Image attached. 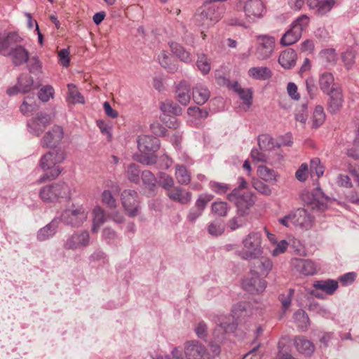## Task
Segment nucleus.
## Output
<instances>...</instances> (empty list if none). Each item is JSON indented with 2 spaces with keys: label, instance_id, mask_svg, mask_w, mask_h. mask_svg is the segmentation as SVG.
I'll return each instance as SVG.
<instances>
[{
  "label": "nucleus",
  "instance_id": "61",
  "mask_svg": "<svg viewBox=\"0 0 359 359\" xmlns=\"http://www.w3.org/2000/svg\"><path fill=\"white\" fill-rule=\"evenodd\" d=\"M310 170L312 173H315L318 177L322 176L324 173V167L321 165L318 158H313L310 161Z\"/></svg>",
  "mask_w": 359,
  "mask_h": 359
},
{
  "label": "nucleus",
  "instance_id": "36",
  "mask_svg": "<svg viewBox=\"0 0 359 359\" xmlns=\"http://www.w3.org/2000/svg\"><path fill=\"white\" fill-rule=\"evenodd\" d=\"M213 10L211 8H202L198 13L195 15V20L198 23V25L205 26L209 25V22L212 21V17L211 15L212 14Z\"/></svg>",
  "mask_w": 359,
  "mask_h": 359
},
{
  "label": "nucleus",
  "instance_id": "29",
  "mask_svg": "<svg viewBox=\"0 0 359 359\" xmlns=\"http://www.w3.org/2000/svg\"><path fill=\"white\" fill-rule=\"evenodd\" d=\"M248 76L256 80L266 81L272 77V72L267 67H253L248 70Z\"/></svg>",
  "mask_w": 359,
  "mask_h": 359
},
{
  "label": "nucleus",
  "instance_id": "43",
  "mask_svg": "<svg viewBox=\"0 0 359 359\" xmlns=\"http://www.w3.org/2000/svg\"><path fill=\"white\" fill-rule=\"evenodd\" d=\"M257 172L260 178L266 182L276 181V172L265 165H259L257 169Z\"/></svg>",
  "mask_w": 359,
  "mask_h": 359
},
{
  "label": "nucleus",
  "instance_id": "40",
  "mask_svg": "<svg viewBox=\"0 0 359 359\" xmlns=\"http://www.w3.org/2000/svg\"><path fill=\"white\" fill-rule=\"evenodd\" d=\"M294 319L297 326L302 330H306L309 325V318L303 310H298L294 313Z\"/></svg>",
  "mask_w": 359,
  "mask_h": 359
},
{
  "label": "nucleus",
  "instance_id": "62",
  "mask_svg": "<svg viewBox=\"0 0 359 359\" xmlns=\"http://www.w3.org/2000/svg\"><path fill=\"white\" fill-rule=\"evenodd\" d=\"M210 188L217 194H224L231 189L229 184L217 182H210Z\"/></svg>",
  "mask_w": 359,
  "mask_h": 359
},
{
  "label": "nucleus",
  "instance_id": "45",
  "mask_svg": "<svg viewBox=\"0 0 359 359\" xmlns=\"http://www.w3.org/2000/svg\"><path fill=\"white\" fill-rule=\"evenodd\" d=\"M142 180L143 184L149 191H154L156 188V178L149 170H144L142 172Z\"/></svg>",
  "mask_w": 359,
  "mask_h": 359
},
{
  "label": "nucleus",
  "instance_id": "57",
  "mask_svg": "<svg viewBox=\"0 0 359 359\" xmlns=\"http://www.w3.org/2000/svg\"><path fill=\"white\" fill-rule=\"evenodd\" d=\"M208 233L213 236L222 235L224 231V226L219 221H214L208 226Z\"/></svg>",
  "mask_w": 359,
  "mask_h": 359
},
{
  "label": "nucleus",
  "instance_id": "28",
  "mask_svg": "<svg viewBox=\"0 0 359 359\" xmlns=\"http://www.w3.org/2000/svg\"><path fill=\"white\" fill-rule=\"evenodd\" d=\"M170 48L172 53L176 55L182 62L189 64L193 62L191 53L187 51L182 46L176 43L171 42L169 43Z\"/></svg>",
  "mask_w": 359,
  "mask_h": 359
},
{
  "label": "nucleus",
  "instance_id": "3",
  "mask_svg": "<svg viewBox=\"0 0 359 359\" xmlns=\"http://www.w3.org/2000/svg\"><path fill=\"white\" fill-rule=\"evenodd\" d=\"M243 249L236 254L244 260L258 259L263 253L262 233L259 231L249 233L242 241Z\"/></svg>",
  "mask_w": 359,
  "mask_h": 359
},
{
  "label": "nucleus",
  "instance_id": "50",
  "mask_svg": "<svg viewBox=\"0 0 359 359\" xmlns=\"http://www.w3.org/2000/svg\"><path fill=\"white\" fill-rule=\"evenodd\" d=\"M236 92L238 94L240 98L249 107L252 104V91L250 89H243L236 83L235 87Z\"/></svg>",
  "mask_w": 359,
  "mask_h": 359
},
{
  "label": "nucleus",
  "instance_id": "42",
  "mask_svg": "<svg viewBox=\"0 0 359 359\" xmlns=\"http://www.w3.org/2000/svg\"><path fill=\"white\" fill-rule=\"evenodd\" d=\"M175 176L181 184H188L191 181L190 174L184 165L176 166Z\"/></svg>",
  "mask_w": 359,
  "mask_h": 359
},
{
  "label": "nucleus",
  "instance_id": "49",
  "mask_svg": "<svg viewBox=\"0 0 359 359\" xmlns=\"http://www.w3.org/2000/svg\"><path fill=\"white\" fill-rule=\"evenodd\" d=\"M229 206L226 202L217 201L212 204V211L219 217H225L227 215Z\"/></svg>",
  "mask_w": 359,
  "mask_h": 359
},
{
  "label": "nucleus",
  "instance_id": "51",
  "mask_svg": "<svg viewBox=\"0 0 359 359\" xmlns=\"http://www.w3.org/2000/svg\"><path fill=\"white\" fill-rule=\"evenodd\" d=\"M301 37H296L294 31L292 27L287 30L280 39V43L283 46H288L296 43Z\"/></svg>",
  "mask_w": 359,
  "mask_h": 359
},
{
  "label": "nucleus",
  "instance_id": "58",
  "mask_svg": "<svg viewBox=\"0 0 359 359\" xmlns=\"http://www.w3.org/2000/svg\"><path fill=\"white\" fill-rule=\"evenodd\" d=\"M90 262L97 263L98 266H104L108 263V259L105 253L102 251H95L90 257Z\"/></svg>",
  "mask_w": 359,
  "mask_h": 359
},
{
  "label": "nucleus",
  "instance_id": "2",
  "mask_svg": "<svg viewBox=\"0 0 359 359\" xmlns=\"http://www.w3.org/2000/svg\"><path fill=\"white\" fill-rule=\"evenodd\" d=\"M65 158L66 153L61 148L48 151L43 154L40 159L39 166L44 171V174L40 177L39 182L42 183L57 177L62 172L60 165Z\"/></svg>",
  "mask_w": 359,
  "mask_h": 359
},
{
  "label": "nucleus",
  "instance_id": "1",
  "mask_svg": "<svg viewBox=\"0 0 359 359\" xmlns=\"http://www.w3.org/2000/svg\"><path fill=\"white\" fill-rule=\"evenodd\" d=\"M252 314L250 303L238 302L232 309V316L235 322H222L215 327L213 334L215 340L222 342L226 339V334L233 332L238 323H245Z\"/></svg>",
  "mask_w": 359,
  "mask_h": 359
},
{
  "label": "nucleus",
  "instance_id": "27",
  "mask_svg": "<svg viewBox=\"0 0 359 359\" xmlns=\"http://www.w3.org/2000/svg\"><path fill=\"white\" fill-rule=\"evenodd\" d=\"M294 346L300 353L306 356L311 355L315 350V346L313 343L303 336L295 338Z\"/></svg>",
  "mask_w": 359,
  "mask_h": 359
},
{
  "label": "nucleus",
  "instance_id": "48",
  "mask_svg": "<svg viewBox=\"0 0 359 359\" xmlns=\"http://www.w3.org/2000/svg\"><path fill=\"white\" fill-rule=\"evenodd\" d=\"M68 93L69 98L72 99V102L74 104L79 103L84 104L85 100L82 95L79 92L76 86L73 83H69L67 85Z\"/></svg>",
  "mask_w": 359,
  "mask_h": 359
},
{
  "label": "nucleus",
  "instance_id": "25",
  "mask_svg": "<svg viewBox=\"0 0 359 359\" xmlns=\"http://www.w3.org/2000/svg\"><path fill=\"white\" fill-rule=\"evenodd\" d=\"M192 95L194 102L199 105L204 104L210 97V90L201 83L195 85L193 88Z\"/></svg>",
  "mask_w": 359,
  "mask_h": 359
},
{
  "label": "nucleus",
  "instance_id": "47",
  "mask_svg": "<svg viewBox=\"0 0 359 359\" xmlns=\"http://www.w3.org/2000/svg\"><path fill=\"white\" fill-rule=\"evenodd\" d=\"M158 184L168 193L174 187L175 182L172 177L165 172H160L158 174Z\"/></svg>",
  "mask_w": 359,
  "mask_h": 359
},
{
  "label": "nucleus",
  "instance_id": "46",
  "mask_svg": "<svg viewBox=\"0 0 359 359\" xmlns=\"http://www.w3.org/2000/svg\"><path fill=\"white\" fill-rule=\"evenodd\" d=\"M273 267L272 262L266 257H262L257 262V266H256L257 273H259L262 276H267L271 271Z\"/></svg>",
  "mask_w": 359,
  "mask_h": 359
},
{
  "label": "nucleus",
  "instance_id": "22",
  "mask_svg": "<svg viewBox=\"0 0 359 359\" xmlns=\"http://www.w3.org/2000/svg\"><path fill=\"white\" fill-rule=\"evenodd\" d=\"M292 224L301 229H309L312 225L311 217L303 208H299L292 212Z\"/></svg>",
  "mask_w": 359,
  "mask_h": 359
},
{
  "label": "nucleus",
  "instance_id": "60",
  "mask_svg": "<svg viewBox=\"0 0 359 359\" xmlns=\"http://www.w3.org/2000/svg\"><path fill=\"white\" fill-rule=\"evenodd\" d=\"M294 290L289 289L286 294H280L278 297L279 301L282 304V309L285 311L291 305L292 297L294 294Z\"/></svg>",
  "mask_w": 359,
  "mask_h": 359
},
{
  "label": "nucleus",
  "instance_id": "53",
  "mask_svg": "<svg viewBox=\"0 0 359 359\" xmlns=\"http://www.w3.org/2000/svg\"><path fill=\"white\" fill-rule=\"evenodd\" d=\"M258 144L261 150H271L276 147L273 138L266 135L259 137Z\"/></svg>",
  "mask_w": 359,
  "mask_h": 359
},
{
  "label": "nucleus",
  "instance_id": "54",
  "mask_svg": "<svg viewBox=\"0 0 359 359\" xmlns=\"http://www.w3.org/2000/svg\"><path fill=\"white\" fill-rule=\"evenodd\" d=\"M54 93L55 90L53 86L46 85L39 90L38 93V97L42 102H46L53 97Z\"/></svg>",
  "mask_w": 359,
  "mask_h": 359
},
{
  "label": "nucleus",
  "instance_id": "15",
  "mask_svg": "<svg viewBox=\"0 0 359 359\" xmlns=\"http://www.w3.org/2000/svg\"><path fill=\"white\" fill-rule=\"evenodd\" d=\"M184 351L187 359H203L207 355L205 346L197 340L185 341Z\"/></svg>",
  "mask_w": 359,
  "mask_h": 359
},
{
  "label": "nucleus",
  "instance_id": "5",
  "mask_svg": "<svg viewBox=\"0 0 359 359\" xmlns=\"http://www.w3.org/2000/svg\"><path fill=\"white\" fill-rule=\"evenodd\" d=\"M88 212L83 205H72L64 210L60 217L59 222L72 227H79L86 219Z\"/></svg>",
  "mask_w": 359,
  "mask_h": 359
},
{
  "label": "nucleus",
  "instance_id": "30",
  "mask_svg": "<svg viewBox=\"0 0 359 359\" xmlns=\"http://www.w3.org/2000/svg\"><path fill=\"white\" fill-rule=\"evenodd\" d=\"M295 267L301 273L305 276H313L317 270L316 264L310 259H300L297 260Z\"/></svg>",
  "mask_w": 359,
  "mask_h": 359
},
{
  "label": "nucleus",
  "instance_id": "14",
  "mask_svg": "<svg viewBox=\"0 0 359 359\" xmlns=\"http://www.w3.org/2000/svg\"><path fill=\"white\" fill-rule=\"evenodd\" d=\"M137 147L142 154H154L160 148V140L151 135H140L137 139Z\"/></svg>",
  "mask_w": 359,
  "mask_h": 359
},
{
  "label": "nucleus",
  "instance_id": "19",
  "mask_svg": "<svg viewBox=\"0 0 359 359\" xmlns=\"http://www.w3.org/2000/svg\"><path fill=\"white\" fill-rule=\"evenodd\" d=\"M274 48V39L269 36H262L259 39V43L257 48L256 56L259 60L269 58Z\"/></svg>",
  "mask_w": 359,
  "mask_h": 359
},
{
  "label": "nucleus",
  "instance_id": "55",
  "mask_svg": "<svg viewBox=\"0 0 359 359\" xmlns=\"http://www.w3.org/2000/svg\"><path fill=\"white\" fill-rule=\"evenodd\" d=\"M187 114L196 119H205L209 115L206 109H200L198 107H190L187 109Z\"/></svg>",
  "mask_w": 359,
  "mask_h": 359
},
{
  "label": "nucleus",
  "instance_id": "21",
  "mask_svg": "<svg viewBox=\"0 0 359 359\" xmlns=\"http://www.w3.org/2000/svg\"><path fill=\"white\" fill-rule=\"evenodd\" d=\"M335 0H307V5L318 15L328 13L336 5Z\"/></svg>",
  "mask_w": 359,
  "mask_h": 359
},
{
  "label": "nucleus",
  "instance_id": "11",
  "mask_svg": "<svg viewBox=\"0 0 359 359\" xmlns=\"http://www.w3.org/2000/svg\"><path fill=\"white\" fill-rule=\"evenodd\" d=\"M64 137L62 127L55 125L47 131L41 140V145L43 148L57 149Z\"/></svg>",
  "mask_w": 359,
  "mask_h": 359
},
{
  "label": "nucleus",
  "instance_id": "7",
  "mask_svg": "<svg viewBox=\"0 0 359 359\" xmlns=\"http://www.w3.org/2000/svg\"><path fill=\"white\" fill-rule=\"evenodd\" d=\"M246 21L252 23L263 18L266 13V7L262 0H246L243 5Z\"/></svg>",
  "mask_w": 359,
  "mask_h": 359
},
{
  "label": "nucleus",
  "instance_id": "56",
  "mask_svg": "<svg viewBox=\"0 0 359 359\" xmlns=\"http://www.w3.org/2000/svg\"><path fill=\"white\" fill-rule=\"evenodd\" d=\"M134 159L137 162L147 165H153L157 162V158L154 154H135L134 155Z\"/></svg>",
  "mask_w": 359,
  "mask_h": 359
},
{
  "label": "nucleus",
  "instance_id": "12",
  "mask_svg": "<svg viewBox=\"0 0 359 359\" xmlns=\"http://www.w3.org/2000/svg\"><path fill=\"white\" fill-rule=\"evenodd\" d=\"M50 122V115L39 112L36 116L27 121V128L30 133L39 136Z\"/></svg>",
  "mask_w": 359,
  "mask_h": 359
},
{
  "label": "nucleus",
  "instance_id": "35",
  "mask_svg": "<svg viewBox=\"0 0 359 359\" xmlns=\"http://www.w3.org/2000/svg\"><path fill=\"white\" fill-rule=\"evenodd\" d=\"M158 60L160 65L168 72H177L178 67L176 64L172 63V57L167 51L162 50L158 56Z\"/></svg>",
  "mask_w": 359,
  "mask_h": 359
},
{
  "label": "nucleus",
  "instance_id": "10",
  "mask_svg": "<svg viewBox=\"0 0 359 359\" xmlns=\"http://www.w3.org/2000/svg\"><path fill=\"white\" fill-rule=\"evenodd\" d=\"M122 205L130 217L137 215L139 210V197L136 191L126 189L121 194Z\"/></svg>",
  "mask_w": 359,
  "mask_h": 359
},
{
  "label": "nucleus",
  "instance_id": "24",
  "mask_svg": "<svg viewBox=\"0 0 359 359\" xmlns=\"http://www.w3.org/2000/svg\"><path fill=\"white\" fill-rule=\"evenodd\" d=\"M167 196L172 201H176L182 205L188 204L191 200L192 194L180 187H175L167 193Z\"/></svg>",
  "mask_w": 359,
  "mask_h": 359
},
{
  "label": "nucleus",
  "instance_id": "41",
  "mask_svg": "<svg viewBox=\"0 0 359 359\" xmlns=\"http://www.w3.org/2000/svg\"><path fill=\"white\" fill-rule=\"evenodd\" d=\"M196 66L198 69L204 75L210 72L211 68L210 62L205 54H198Z\"/></svg>",
  "mask_w": 359,
  "mask_h": 359
},
{
  "label": "nucleus",
  "instance_id": "17",
  "mask_svg": "<svg viewBox=\"0 0 359 359\" xmlns=\"http://www.w3.org/2000/svg\"><path fill=\"white\" fill-rule=\"evenodd\" d=\"M313 287L316 290L312 294L317 298L322 299L323 294L318 290H320L328 295L333 294L339 287L338 281L333 279H326L315 281Z\"/></svg>",
  "mask_w": 359,
  "mask_h": 359
},
{
  "label": "nucleus",
  "instance_id": "52",
  "mask_svg": "<svg viewBox=\"0 0 359 359\" xmlns=\"http://www.w3.org/2000/svg\"><path fill=\"white\" fill-rule=\"evenodd\" d=\"M309 310L316 312L321 316L329 318L332 317V313L328 308L320 305L318 303L313 302L309 305Z\"/></svg>",
  "mask_w": 359,
  "mask_h": 359
},
{
  "label": "nucleus",
  "instance_id": "16",
  "mask_svg": "<svg viewBox=\"0 0 359 359\" xmlns=\"http://www.w3.org/2000/svg\"><path fill=\"white\" fill-rule=\"evenodd\" d=\"M212 198L213 196L210 194H201L197 198L194 206L189 210L187 217V220L190 222H195L203 215L208 203Z\"/></svg>",
  "mask_w": 359,
  "mask_h": 359
},
{
  "label": "nucleus",
  "instance_id": "8",
  "mask_svg": "<svg viewBox=\"0 0 359 359\" xmlns=\"http://www.w3.org/2000/svg\"><path fill=\"white\" fill-rule=\"evenodd\" d=\"M90 244V234L86 230L75 231L68 235L63 241V248L67 250H76L86 248Z\"/></svg>",
  "mask_w": 359,
  "mask_h": 359
},
{
  "label": "nucleus",
  "instance_id": "26",
  "mask_svg": "<svg viewBox=\"0 0 359 359\" xmlns=\"http://www.w3.org/2000/svg\"><path fill=\"white\" fill-rule=\"evenodd\" d=\"M297 60V53L291 48L283 50L278 57V63L285 69L294 67Z\"/></svg>",
  "mask_w": 359,
  "mask_h": 359
},
{
  "label": "nucleus",
  "instance_id": "39",
  "mask_svg": "<svg viewBox=\"0 0 359 359\" xmlns=\"http://www.w3.org/2000/svg\"><path fill=\"white\" fill-rule=\"evenodd\" d=\"M160 109L165 115L173 114L174 116H180L182 113V109L176 103L168 100L161 103Z\"/></svg>",
  "mask_w": 359,
  "mask_h": 359
},
{
  "label": "nucleus",
  "instance_id": "6",
  "mask_svg": "<svg viewBox=\"0 0 359 359\" xmlns=\"http://www.w3.org/2000/svg\"><path fill=\"white\" fill-rule=\"evenodd\" d=\"M69 194L68 185L65 182H58L42 187L39 191V196L43 202L50 203L60 197H67Z\"/></svg>",
  "mask_w": 359,
  "mask_h": 359
},
{
  "label": "nucleus",
  "instance_id": "33",
  "mask_svg": "<svg viewBox=\"0 0 359 359\" xmlns=\"http://www.w3.org/2000/svg\"><path fill=\"white\" fill-rule=\"evenodd\" d=\"M319 85L322 91L325 94L332 90L333 86H339L334 82V76L329 72H324L320 76Z\"/></svg>",
  "mask_w": 359,
  "mask_h": 359
},
{
  "label": "nucleus",
  "instance_id": "32",
  "mask_svg": "<svg viewBox=\"0 0 359 359\" xmlns=\"http://www.w3.org/2000/svg\"><path fill=\"white\" fill-rule=\"evenodd\" d=\"M312 201L311 203L316 204V206L320 210L326 208L327 202L330 198L326 196L321 188L317 187L311 192Z\"/></svg>",
  "mask_w": 359,
  "mask_h": 359
},
{
  "label": "nucleus",
  "instance_id": "44",
  "mask_svg": "<svg viewBox=\"0 0 359 359\" xmlns=\"http://www.w3.org/2000/svg\"><path fill=\"white\" fill-rule=\"evenodd\" d=\"M128 180L135 184L140 182V170L138 165L135 163H130L126 171Z\"/></svg>",
  "mask_w": 359,
  "mask_h": 359
},
{
  "label": "nucleus",
  "instance_id": "63",
  "mask_svg": "<svg viewBox=\"0 0 359 359\" xmlns=\"http://www.w3.org/2000/svg\"><path fill=\"white\" fill-rule=\"evenodd\" d=\"M102 201L109 208L114 209L116 207V201L111 192L109 190H104L102 194Z\"/></svg>",
  "mask_w": 359,
  "mask_h": 359
},
{
  "label": "nucleus",
  "instance_id": "37",
  "mask_svg": "<svg viewBox=\"0 0 359 359\" xmlns=\"http://www.w3.org/2000/svg\"><path fill=\"white\" fill-rule=\"evenodd\" d=\"M93 214V219L91 231L93 233H97L100 227L106 221V217L104 210L99 206L94 208Z\"/></svg>",
  "mask_w": 359,
  "mask_h": 359
},
{
  "label": "nucleus",
  "instance_id": "18",
  "mask_svg": "<svg viewBox=\"0 0 359 359\" xmlns=\"http://www.w3.org/2000/svg\"><path fill=\"white\" fill-rule=\"evenodd\" d=\"M326 94L329 96L328 111L334 114L341 109L344 102L340 86H333L332 90Z\"/></svg>",
  "mask_w": 359,
  "mask_h": 359
},
{
  "label": "nucleus",
  "instance_id": "13",
  "mask_svg": "<svg viewBox=\"0 0 359 359\" xmlns=\"http://www.w3.org/2000/svg\"><path fill=\"white\" fill-rule=\"evenodd\" d=\"M251 278L243 280L242 283L243 289L251 294L263 292L266 287V280L260 278L257 272L255 270H251Z\"/></svg>",
  "mask_w": 359,
  "mask_h": 359
},
{
  "label": "nucleus",
  "instance_id": "9",
  "mask_svg": "<svg viewBox=\"0 0 359 359\" xmlns=\"http://www.w3.org/2000/svg\"><path fill=\"white\" fill-rule=\"evenodd\" d=\"M39 88V85L34 83L32 76L28 74H20L17 80V83L7 89L6 93L9 96H13L18 93H27Z\"/></svg>",
  "mask_w": 359,
  "mask_h": 359
},
{
  "label": "nucleus",
  "instance_id": "23",
  "mask_svg": "<svg viewBox=\"0 0 359 359\" xmlns=\"http://www.w3.org/2000/svg\"><path fill=\"white\" fill-rule=\"evenodd\" d=\"M59 219L54 218L50 222L41 228L36 233V239L39 241H45L53 237L58 229Z\"/></svg>",
  "mask_w": 359,
  "mask_h": 359
},
{
  "label": "nucleus",
  "instance_id": "31",
  "mask_svg": "<svg viewBox=\"0 0 359 359\" xmlns=\"http://www.w3.org/2000/svg\"><path fill=\"white\" fill-rule=\"evenodd\" d=\"M176 98L182 105H187L190 101L189 85L185 81L180 82L176 89Z\"/></svg>",
  "mask_w": 359,
  "mask_h": 359
},
{
  "label": "nucleus",
  "instance_id": "59",
  "mask_svg": "<svg viewBox=\"0 0 359 359\" xmlns=\"http://www.w3.org/2000/svg\"><path fill=\"white\" fill-rule=\"evenodd\" d=\"M325 118L323 107L321 106H316L313 111V125L316 128L319 127L323 124Z\"/></svg>",
  "mask_w": 359,
  "mask_h": 359
},
{
  "label": "nucleus",
  "instance_id": "34",
  "mask_svg": "<svg viewBox=\"0 0 359 359\" xmlns=\"http://www.w3.org/2000/svg\"><path fill=\"white\" fill-rule=\"evenodd\" d=\"M310 19L306 15H302L292 23L291 27L294 31L296 37L302 36L303 31L307 28Z\"/></svg>",
  "mask_w": 359,
  "mask_h": 359
},
{
  "label": "nucleus",
  "instance_id": "20",
  "mask_svg": "<svg viewBox=\"0 0 359 359\" xmlns=\"http://www.w3.org/2000/svg\"><path fill=\"white\" fill-rule=\"evenodd\" d=\"M7 56L11 57L15 66H20L28 62L29 54L25 47L21 45H16L10 48Z\"/></svg>",
  "mask_w": 359,
  "mask_h": 359
},
{
  "label": "nucleus",
  "instance_id": "4",
  "mask_svg": "<svg viewBox=\"0 0 359 359\" xmlns=\"http://www.w3.org/2000/svg\"><path fill=\"white\" fill-rule=\"evenodd\" d=\"M227 199L235 203L237 215L240 217L249 215L255 203V198L251 192L241 193L239 189H233L227 195Z\"/></svg>",
  "mask_w": 359,
  "mask_h": 359
},
{
  "label": "nucleus",
  "instance_id": "38",
  "mask_svg": "<svg viewBox=\"0 0 359 359\" xmlns=\"http://www.w3.org/2000/svg\"><path fill=\"white\" fill-rule=\"evenodd\" d=\"M34 98V96H27L25 97L20 107V110L22 114L29 116L37 109L38 105L36 104Z\"/></svg>",
  "mask_w": 359,
  "mask_h": 359
},
{
  "label": "nucleus",
  "instance_id": "64",
  "mask_svg": "<svg viewBox=\"0 0 359 359\" xmlns=\"http://www.w3.org/2000/svg\"><path fill=\"white\" fill-rule=\"evenodd\" d=\"M252 186L257 191L264 195L269 196L271 193L270 187L259 180H253Z\"/></svg>",
  "mask_w": 359,
  "mask_h": 359
}]
</instances>
